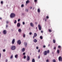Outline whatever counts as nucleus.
Returning a JSON list of instances; mask_svg holds the SVG:
<instances>
[{
	"label": "nucleus",
	"mask_w": 62,
	"mask_h": 62,
	"mask_svg": "<svg viewBox=\"0 0 62 62\" xmlns=\"http://www.w3.org/2000/svg\"><path fill=\"white\" fill-rule=\"evenodd\" d=\"M46 62H49V60H47L46 61Z\"/></svg>",
	"instance_id": "nucleus-43"
},
{
	"label": "nucleus",
	"mask_w": 62,
	"mask_h": 62,
	"mask_svg": "<svg viewBox=\"0 0 62 62\" xmlns=\"http://www.w3.org/2000/svg\"><path fill=\"white\" fill-rule=\"evenodd\" d=\"M18 56V55H16L15 56V57L16 58H17Z\"/></svg>",
	"instance_id": "nucleus-14"
},
{
	"label": "nucleus",
	"mask_w": 62,
	"mask_h": 62,
	"mask_svg": "<svg viewBox=\"0 0 62 62\" xmlns=\"http://www.w3.org/2000/svg\"><path fill=\"white\" fill-rule=\"evenodd\" d=\"M11 49L13 50H15L16 49V47L15 46H12L11 47Z\"/></svg>",
	"instance_id": "nucleus-3"
},
{
	"label": "nucleus",
	"mask_w": 62,
	"mask_h": 62,
	"mask_svg": "<svg viewBox=\"0 0 62 62\" xmlns=\"http://www.w3.org/2000/svg\"><path fill=\"white\" fill-rule=\"evenodd\" d=\"M35 24H37V22H36Z\"/></svg>",
	"instance_id": "nucleus-52"
},
{
	"label": "nucleus",
	"mask_w": 62,
	"mask_h": 62,
	"mask_svg": "<svg viewBox=\"0 0 62 62\" xmlns=\"http://www.w3.org/2000/svg\"><path fill=\"white\" fill-rule=\"evenodd\" d=\"M27 44L26 42H25V47H26Z\"/></svg>",
	"instance_id": "nucleus-13"
},
{
	"label": "nucleus",
	"mask_w": 62,
	"mask_h": 62,
	"mask_svg": "<svg viewBox=\"0 0 62 62\" xmlns=\"http://www.w3.org/2000/svg\"><path fill=\"white\" fill-rule=\"evenodd\" d=\"M49 32H52V31L51 30H49Z\"/></svg>",
	"instance_id": "nucleus-25"
},
{
	"label": "nucleus",
	"mask_w": 62,
	"mask_h": 62,
	"mask_svg": "<svg viewBox=\"0 0 62 62\" xmlns=\"http://www.w3.org/2000/svg\"><path fill=\"white\" fill-rule=\"evenodd\" d=\"M53 62H56V61H55V60L54 59L53 60Z\"/></svg>",
	"instance_id": "nucleus-24"
},
{
	"label": "nucleus",
	"mask_w": 62,
	"mask_h": 62,
	"mask_svg": "<svg viewBox=\"0 0 62 62\" xmlns=\"http://www.w3.org/2000/svg\"><path fill=\"white\" fill-rule=\"evenodd\" d=\"M58 47L59 48H60L61 47V46H58Z\"/></svg>",
	"instance_id": "nucleus-39"
},
{
	"label": "nucleus",
	"mask_w": 62,
	"mask_h": 62,
	"mask_svg": "<svg viewBox=\"0 0 62 62\" xmlns=\"http://www.w3.org/2000/svg\"><path fill=\"white\" fill-rule=\"evenodd\" d=\"M26 56H24V57H23L24 59H26Z\"/></svg>",
	"instance_id": "nucleus-29"
},
{
	"label": "nucleus",
	"mask_w": 62,
	"mask_h": 62,
	"mask_svg": "<svg viewBox=\"0 0 62 62\" xmlns=\"http://www.w3.org/2000/svg\"><path fill=\"white\" fill-rule=\"evenodd\" d=\"M32 62H35V60L34 59H33L32 60Z\"/></svg>",
	"instance_id": "nucleus-15"
},
{
	"label": "nucleus",
	"mask_w": 62,
	"mask_h": 62,
	"mask_svg": "<svg viewBox=\"0 0 62 62\" xmlns=\"http://www.w3.org/2000/svg\"><path fill=\"white\" fill-rule=\"evenodd\" d=\"M6 62H8V60H6Z\"/></svg>",
	"instance_id": "nucleus-53"
},
{
	"label": "nucleus",
	"mask_w": 62,
	"mask_h": 62,
	"mask_svg": "<svg viewBox=\"0 0 62 62\" xmlns=\"http://www.w3.org/2000/svg\"><path fill=\"white\" fill-rule=\"evenodd\" d=\"M40 38L41 39H42L43 38L42 36H40Z\"/></svg>",
	"instance_id": "nucleus-23"
},
{
	"label": "nucleus",
	"mask_w": 62,
	"mask_h": 62,
	"mask_svg": "<svg viewBox=\"0 0 62 62\" xmlns=\"http://www.w3.org/2000/svg\"><path fill=\"white\" fill-rule=\"evenodd\" d=\"M36 29H37V27H36Z\"/></svg>",
	"instance_id": "nucleus-57"
},
{
	"label": "nucleus",
	"mask_w": 62,
	"mask_h": 62,
	"mask_svg": "<svg viewBox=\"0 0 62 62\" xmlns=\"http://www.w3.org/2000/svg\"><path fill=\"white\" fill-rule=\"evenodd\" d=\"M25 34H24L23 35V37H24H24H25Z\"/></svg>",
	"instance_id": "nucleus-26"
},
{
	"label": "nucleus",
	"mask_w": 62,
	"mask_h": 62,
	"mask_svg": "<svg viewBox=\"0 0 62 62\" xmlns=\"http://www.w3.org/2000/svg\"><path fill=\"white\" fill-rule=\"evenodd\" d=\"M15 42V39H13V40L12 41V44H14Z\"/></svg>",
	"instance_id": "nucleus-7"
},
{
	"label": "nucleus",
	"mask_w": 62,
	"mask_h": 62,
	"mask_svg": "<svg viewBox=\"0 0 62 62\" xmlns=\"http://www.w3.org/2000/svg\"><path fill=\"white\" fill-rule=\"evenodd\" d=\"M21 25L20 23H18L17 24V27H20Z\"/></svg>",
	"instance_id": "nucleus-10"
},
{
	"label": "nucleus",
	"mask_w": 62,
	"mask_h": 62,
	"mask_svg": "<svg viewBox=\"0 0 62 62\" xmlns=\"http://www.w3.org/2000/svg\"><path fill=\"white\" fill-rule=\"evenodd\" d=\"M58 60L59 61H62V57H61V56L59 57L58 58Z\"/></svg>",
	"instance_id": "nucleus-4"
},
{
	"label": "nucleus",
	"mask_w": 62,
	"mask_h": 62,
	"mask_svg": "<svg viewBox=\"0 0 62 62\" xmlns=\"http://www.w3.org/2000/svg\"><path fill=\"white\" fill-rule=\"evenodd\" d=\"M56 41L55 40H54V39L53 40V43H54V44H55V43Z\"/></svg>",
	"instance_id": "nucleus-16"
},
{
	"label": "nucleus",
	"mask_w": 62,
	"mask_h": 62,
	"mask_svg": "<svg viewBox=\"0 0 62 62\" xmlns=\"http://www.w3.org/2000/svg\"><path fill=\"white\" fill-rule=\"evenodd\" d=\"M0 33H1V32H0Z\"/></svg>",
	"instance_id": "nucleus-58"
},
{
	"label": "nucleus",
	"mask_w": 62,
	"mask_h": 62,
	"mask_svg": "<svg viewBox=\"0 0 62 62\" xmlns=\"http://www.w3.org/2000/svg\"><path fill=\"white\" fill-rule=\"evenodd\" d=\"M40 56L39 55L38 57V59H40Z\"/></svg>",
	"instance_id": "nucleus-38"
},
{
	"label": "nucleus",
	"mask_w": 62,
	"mask_h": 62,
	"mask_svg": "<svg viewBox=\"0 0 62 62\" xmlns=\"http://www.w3.org/2000/svg\"><path fill=\"white\" fill-rule=\"evenodd\" d=\"M8 25H6V27H8Z\"/></svg>",
	"instance_id": "nucleus-50"
},
{
	"label": "nucleus",
	"mask_w": 62,
	"mask_h": 62,
	"mask_svg": "<svg viewBox=\"0 0 62 62\" xmlns=\"http://www.w3.org/2000/svg\"><path fill=\"white\" fill-rule=\"evenodd\" d=\"M45 21H46V19L45 20Z\"/></svg>",
	"instance_id": "nucleus-55"
},
{
	"label": "nucleus",
	"mask_w": 62,
	"mask_h": 62,
	"mask_svg": "<svg viewBox=\"0 0 62 62\" xmlns=\"http://www.w3.org/2000/svg\"><path fill=\"white\" fill-rule=\"evenodd\" d=\"M1 4H2L3 3V1H1Z\"/></svg>",
	"instance_id": "nucleus-28"
},
{
	"label": "nucleus",
	"mask_w": 62,
	"mask_h": 62,
	"mask_svg": "<svg viewBox=\"0 0 62 62\" xmlns=\"http://www.w3.org/2000/svg\"><path fill=\"white\" fill-rule=\"evenodd\" d=\"M37 36V33H34V36H33V39H34V37H36V36Z\"/></svg>",
	"instance_id": "nucleus-6"
},
{
	"label": "nucleus",
	"mask_w": 62,
	"mask_h": 62,
	"mask_svg": "<svg viewBox=\"0 0 62 62\" xmlns=\"http://www.w3.org/2000/svg\"><path fill=\"white\" fill-rule=\"evenodd\" d=\"M9 23V22L8 21H7V23Z\"/></svg>",
	"instance_id": "nucleus-36"
},
{
	"label": "nucleus",
	"mask_w": 62,
	"mask_h": 62,
	"mask_svg": "<svg viewBox=\"0 0 62 62\" xmlns=\"http://www.w3.org/2000/svg\"><path fill=\"white\" fill-rule=\"evenodd\" d=\"M20 19H19L18 20V22H20Z\"/></svg>",
	"instance_id": "nucleus-41"
},
{
	"label": "nucleus",
	"mask_w": 62,
	"mask_h": 62,
	"mask_svg": "<svg viewBox=\"0 0 62 62\" xmlns=\"http://www.w3.org/2000/svg\"><path fill=\"white\" fill-rule=\"evenodd\" d=\"M25 49L24 48H23L22 49V51H23V52H24V51H25Z\"/></svg>",
	"instance_id": "nucleus-17"
},
{
	"label": "nucleus",
	"mask_w": 62,
	"mask_h": 62,
	"mask_svg": "<svg viewBox=\"0 0 62 62\" xmlns=\"http://www.w3.org/2000/svg\"><path fill=\"white\" fill-rule=\"evenodd\" d=\"M57 52L58 54H59V53H60L59 50H57Z\"/></svg>",
	"instance_id": "nucleus-22"
},
{
	"label": "nucleus",
	"mask_w": 62,
	"mask_h": 62,
	"mask_svg": "<svg viewBox=\"0 0 62 62\" xmlns=\"http://www.w3.org/2000/svg\"><path fill=\"white\" fill-rule=\"evenodd\" d=\"M43 47L44 48H45L46 47V46H44Z\"/></svg>",
	"instance_id": "nucleus-42"
},
{
	"label": "nucleus",
	"mask_w": 62,
	"mask_h": 62,
	"mask_svg": "<svg viewBox=\"0 0 62 62\" xmlns=\"http://www.w3.org/2000/svg\"><path fill=\"white\" fill-rule=\"evenodd\" d=\"M1 54L0 53V58L1 57Z\"/></svg>",
	"instance_id": "nucleus-49"
},
{
	"label": "nucleus",
	"mask_w": 62,
	"mask_h": 62,
	"mask_svg": "<svg viewBox=\"0 0 62 62\" xmlns=\"http://www.w3.org/2000/svg\"><path fill=\"white\" fill-rule=\"evenodd\" d=\"M24 5L23 4H22L21 5V7H24Z\"/></svg>",
	"instance_id": "nucleus-31"
},
{
	"label": "nucleus",
	"mask_w": 62,
	"mask_h": 62,
	"mask_svg": "<svg viewBox=\"0 0 62 62\" xmlns=\"http://www.w3.org/2000/svg\"><path fill=\"white\" fill-rule=\"evenodd\" d=\"M39 49V47H36V49Z\"/></svg>",
	"instance_id": "nucleus-46"
},
{
	"label": "nucleus",
	"mask_w": 62,
	"mask_h": 62,
	"mask_svg": "<svg viewBox=\"0 0 62 62\" xmlns=\"http://www.w3.org/2000/svg\"><path fill=\"white\" fill-rule=\"evenodd\" d=\"M41 32H42V33H43V31H41Z\"/></svg>",
	"instance_id": "nucleus-51"
},
{
	"label": "nucleus",
	"mask_w": 62,
	"mask_h": 62,
	"mask_svg": "<svg viewBox=\"0 0 62 62\" xmlns=\"http://www.w3.org/2000/svg\"><path fill=\"white\" fill-rule=\"evenodd\" d=\"M3 52H5V51H6L5 49H3Z\"/></svg>",
	"instance_id": "nucleus-34"
},
{
	"label": "nucleus",
	"mask_w": 62,
	"mask_h": 62,
	"mask_svg": "<svg viewBox=\"0 0 62 62\" xmlns=\"http://www.w3.org/2000/svg\"><path fill=\"white\" fill-rule=\"evenodd\" d=\"M40 49H39V50H38V52L39 53L40 52Z\"/></svg>",
	"instance_id": "nucleus-44"
},
{
	"label": "nucleus",
	"mask_w": 62,
	"mask_h": 62,
	"mask_svg": "<svg viewBox=\"0 0 62 62\" xmlns=\"http://www.w3.org/2000/svg\"><path fill=\"white\" fill-rule=\"evenodd\" d=\"M25 53H23V55H25Z\"/></svg>",
	"instance_id": "nucleus-37"
},
{
	"label": "nucleus",
	"mask_w": 62,
	"mask_h": 62,
	"mask_svg": "<svg viewBox=\"0 0 62 62\" xmlns=\"http://www.w3.org/2000/svg\"><path fill=\"white\" fill-rule=\"evenodd\" d=\"M46 18L47 19H48L49 18V16H47L46 17Z\"/></svg>",
	"instance_id": "nucleus-32"
},
{
	"label": "nucleus",
	"mask_w": 62,
	"mask_h": 62,
	"mask_svg": "<svg viewBox=\"0 0 62 62\" xmlns=\"http://www.w3.org/2000/svg\"><path fill=\"white\" fill-rule=\"evenodd\" d=\"M50 46V45L49 44L48 45V46Z\"/></svg>",
	"instance_id": "nucleus-56"
},
{
	"label": "nucleus",
	"mask_w": 62,
	"mask_h": 62,
	"mask_svg": "<svg viewBox=\"0 0 62 62\" xmlns=\"http://www.w3.org/2000/svg\"><path fill=\"white\" fill-rule=\"evenodd\" d=\"M16 16V14L14 13H12L10 15V17L11 18H13V17H14Z\"/></svg>",
	"instance_id": "nucleus-1"
},
{
	"label": "nucleus",
	"mask_w": 62,
	"mask_h": 62,
	"mask_svg": "<svg viewBox=\"0 0 62 62\" xmlns=\"http://www.w3.org/2000/svg\"><path fill=\"white\" fill-rule=\"evenodd\" d=\"M0 20H1V19H2V18H1V17H0Z\"/></svg>",
	"instance_id": "nucleus-54"
},
{
	"label": "nucleus",
	"mask_w": 62,
	"mask_h": 62,
	"mask_svg": "<svg viewBox=\"0 0 62 62\" xmlns=\"http://www.w3.org/2000/svg\"><path fill=\"white\" fill-rule=\"evenodd\" d=\"M27 61H29L30 59V57L29 56H28V55L27 56Z\"/></svg>",
	"instance_id": "nucleus-5"
},
{
	"label": "nucleus",
	"mask_w": 62,
	"mask_h": 62,
	"mask_svg": "<svg viewBox=\"0 0 62 62\" xmlns=\"http://www.w3.org/2000/svg\"><path fill=\"white\" fill-rule=\"evenodd\" d=\"M54 49H56V47H54Z\"/></svg>",
	"instance_id": "nucleus-47"
},
{
	"label": "nucleus",
	"mask_w": 62,
	"mask_h": 62,
	"mask_svg": "<svg viewBox=\"0 0 62 62\" xmlns=\"http://www.w3.org/2000/svg\"><path fill=\"white\" fill-rule=\"evenodd\" d=\"M50 52V51L49 50H48L47 51H45L44 52V55H47V53H49Z\"/></svg>",
	"instance_id": "nucleus-2"
},
{
	"label": "nucleus",
	"mask_w": 62,
	"mask_h": 62,
	"mask_svg": "<svg viewBox=\"0 0 62 62\" xmlns=\"http://www.w3.org/2000/svg\"><path fill=\"white\" fill-rule=\"evenodd\" d=\"M23 24H25V22H23Z\"/></svg>",
	"instance_id": "nucleus-40"
},
{
	"label": "nucleus",
	"mask_w": 62,
	"mask_h": 62,
	"mask_svg": "<svg viewBox=\"0 0 62 62\" xmlns=\"http://www.w3.org/2000/svg\"><path fill=\"white\" fill-rule=\"evenodd\" d=\"M32 32H30L29 33V34L30 35H31L32 34Z\"/></svg>",
	"instance_id": "nucleus-33"
},
{
	"label": "nucleus",
	"mask_w": 62,
	"mask_h": 62,
	"mask_svg": "<svg viewBox=\"0 0 62 62\" xmlns=\"http://www.w3.org/2000/svg\"><path fill=\"white\" fill-rule=\"evenodd\" d=\"M33 41L35 43H36L37 42V40L36 39H34Z\"/></svg>",
	"instance_id": "nucleus-12"
},
{
	"label": "nucleus",
	"mask_w": 62,
	"mask_h": 62,
	"mask_svg": "<svg viewBox=\"0 0 62 62\" xmlns=\"http://www.w3.org/2000/svg\"><path fill=\"white\" fill-rule=\"evenodd\" d=\"M17 43L19 44V45H20L21 44V42L20 40H19L17 41Z\"/></svg>",
	"instance_id": "nucleus-11"
},
{
	"label": "nucleus",
	"mask_w": 62,
	"mask_h": 62,
	"mask_svg": "<svg viewBox=\"0 0 62 62\" xmlns=\"http://www.w3.org/2000/svg\"><path fill=\"white\" fill-rule=\"evenodd\" d=\"M38 12H40V8H38Z\"/></svg>",
	"instance_id": "nucleus-20"
},
{
	"label": "nucleus",
	"mask_w": 62,
	"mask_h": 62,
	"mask_svg": "<svg viewBox=\"0 0 62 62\" xmlns=\"http://www.w3.org/2000/svg\"><path fill=\"white\" fill-rule=\"evenodd\" d=\"M32 8V7H30V9H31Z\"/></svg>",
	"instance_id": "nucleus-48"
},
{
	"label": "nucleus",
	"mask_w": 62,
	"mask_h": 62,
	"mask_svg": "<svg viewBox=\"0 0 62 62\" xmlns=\"http://www.w3.org/2000/svg\"><path fill=\"white\" fill-rule=\"evenodd\" d=\"M37 0H34V2H37Z\"/></svg>",
	"instance_id": "nucleus-45"
},
{
	"label": "nucleus",
	"mask_w": 62,
	"mask_h": 62,
	"mask_svg": "<svg viewBox=\"0 0 62 62\" xmlns=\"http://www.w3.org/2000/svg\"><path fill=\"white\" fill-rule=\"evenodd\" d=\"M18 31L19 32H21L22 31H21V29H19V30H18Z\"/></svg>",
	"instance_id": "nucleus-18"
},
{
	"label": "nucleus",
	"mask_w": 62,
	"mask_h": 62,
	"mask_svg": "<svg viewBox=\"0 0 62 62\" xmlns=\"http://www.w3.org/2000/svg\"><path fill=\"white\" fill-rule=\"evenodd\" d=\"M26 11H28V9H26Z\"/></svg>",
	"instance_id": "nucleus-35"
},
{
	"label": "nucleus",
	"mask_w": 62,
	"mask_h": 62,
	"mask_svg": "<svg viewBox=\"0 0 62 62\" xmlns=\"http://www.w3.org/2000/svg\"><path fill=\"white\" fill-rule=\"evenodd\" d=\"M3 33L5 34H6L7 33V31L6 30H4L3 31Z\"/></svg>",
	"instance_id": "nucleus-8"
},
{
	"label": "nucleus",
	"mask_w": 62,
	"mask_h": 62,
	"mask_svg": "<svg viewBox=\"0 0 62 62\" xmlns=\"http://www.w3.org/2000/svg\"><path fill=\"white\" fill-rule=\"evenodd\" d=\"M13 55H12V56H11L10 58L11 59H12L13 58Z\"/></svg>",
	"instance_id": "nucleus-30"
},
{
	"label": "nucleus",
	"mask_w": 62,
	"mask_h": 62,
	"mask_svg": "<svg viewBox=\"0 0 62 62\" xmlns=\"http://www.w3.org/2000/svg\"><path fill=\"white\" fill-rule=\"evenodd\" d=\"M30 1L29 0H28L26 1V3L28 4V3H29Z\"/></svg>",
	"instance_id": "nucleus-21"
},
{
	"label": "nucleus",
	"mask_w": 62,
	"mask_h": 62,
	"mask_svg": "<svg viewBox=\"0 0 62 62\" xmlns=\"http://www.w3.org/2000/svg\"><path fill=\"white\" fill-rule=\"evenodd\" d=\"M16 22H17V21L16 20H15V21H14V23H16Z\"/></svg>",
	"instance_id": "nucleus-27"
},
{
	"label": "nucleus",
	"mask_w": 62,
	"mask_h": 62,
	"mask_svg": "<svg viewBox=\"0 0 62 62\" xmlns=\"http://www.w3.org/2000/svg\"><path fill=\"white\" fill-rule=\"evenodd\" d=\"M38 27L39 30H41V27L40 25H39Z\"/></svg>",
	"instance_id": "nucleus-9"
},
{
	"label": "nucleus",
	"mask_w": 62,
	"mask_h": 62,
	"mask_svg": "<svg viewBox=\"0 0 62 62\" xmlns=\"http://www.w3.org/2000/svg\"><path fill=\"white\" fill-rule=\"evenodd\" d=\"M30 25L31 26H33V23H31Z\"/></svg>",
	"instance_id": "nucleus-19"
}]
</instances>
